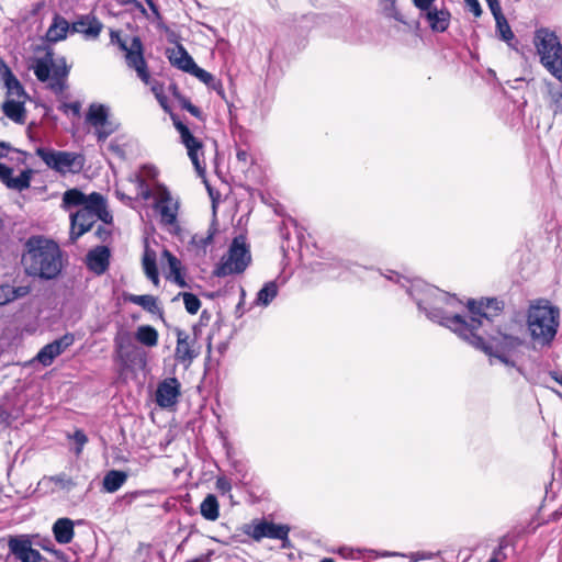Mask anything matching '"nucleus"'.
<instances>
[{
  "mask_svg": "<svg viewBox=\"0 0 562 562\" xmlns=\"http://www.w3.org/2000/svg\"><path fill=\"white\" fill-rule=\"evenodd\" d=\"M422 292L419 295V291L414 286L408 293L430 321L451 329L476 349L490 352V347L476 330L484 321L492 322V318L498 315L503 308L499 301L496 299L469 300L467 306L471 317L467 321L457 312L462 302L453 295L430 285H425Z\"/></svg>",
  "mask_w": 562,
  "mask_h": 562,
  "instance_id": "1",
  "label": "nucleus"
},
{
  "mask_svg": "<svg viewBox=\"0 0 562 562\" xmlns=\"http://www.w3.org/2000/svg\"><path fill=\"white\" fill-rule=\"evenodd\" d=\"M21 265L29 277L53 280L63 270L60 247L52 239L32 236L24 244Z\"/></svg>",
  "mask_w": 562,
  "mask_h": 562,
  "instance_id": "2",
  "label": "nucleus"
},
{
  "mask_svg": "<svg viewBox=\"0 0 562 562\" xmlns=\"http://www.w3.org/2000/svg\"><path fill=\"white\" fill-rule=\"evenodd\" d=\"M527 331L535 344L549 346L560 326V310L546 299L530 303L526 314Z\"/></svg>",
  "mask_w": 562,
  "mask_h": 562,
  "instance_id": "3",
  "label": "nucleus"
},
{
  "mask_svg": "<svg viewBox=\"0 0 562 562\" xmlns=\"http://www.w3.org/2000/svg\"><path fill=\"white\" fill-rule=\"evenodd\" d=\"M99 220L104 224H110L112 215L106 210V202L103 195L92 192L89 205H83L76 213L70 214V241L75 243L85 233L90 231Z\"/></svg>",
  "mask_w": 562,
  "mask_h": 562,
  "instance_id": "4",
  "label": "nucleus"
},
{
  "mask_svg": "<svg viewBox=\"0 0 562 562\" xmlns=\"http://www.w3.org/2000/svg\"><path fill=\"white\" fill-rule=\"evenodd\" d=\"M35 153L48 168L61 175L78 173L85 166V157L78 153L45 147H38Z\"/></svg>",
  "mask_w": 562,
  "mask_h": 562,
  "instance_id": "5",
  "label": "nucleus"
},
{
  "mask_svg": "<svg viewBox=\"0 0 562 562\" xmlns=\"http://www.w3.org/2000/svg\"><path fill=\"white\" fill-rule=\"evenodd\" d=\"M250 259V252L246 246L245 238L243 236L235 237L214 273L217 277L240 273L248 267Z\"/></svg>",
  "mask_w": 562,
  "mask_h": 562,
  "instance_id": "6",
  "label": "nucleus"
},
{
  "mask_svg": "<svg viewBox=\"0 0 562 562\" xmlns=\"http://www.w3.org/2000/svg\"><path fill=\"white\" fill-rule=\"evenodd\" d=\"M173 124L176 130L180 134L181 143L186 146L188 150V156L191 159L196 172L199 176H204L205 173V164L204 160L200 159V154L203 156L202 148L203 144L200 139H198L189 127L183 124L181 121L173 119Z\"/></svg>",
  "mask_w": 562,
  "mask_h": 562,
  "instance_id": "7",
  "label": "nucleus"
},
{
  "mask_svg": "<svg viewBox=\"0 0 562 562\" xmlns=\"http://www.w3.org/2000/svg\"><path fill=\"white\" fill-rule=\"evenodd\" d=\"M32 546L33 540L29 535L10 536L8 539L10 553L21 562H41L42 554Z\"/></svg>",
  "mask_w": 562,
  "mask_h": 562,
  "instance_id": "8",
  "label": "nucleus"
},
{
  "mask_svg": "<svg viewBox=\"0 0 562 562\" xmlns=\"http://www.w3.org/2000/svg\"><path fill=\"white\" fill-rule=\"evenodd\" d=\"M533 44L541 64H548L550 54L561 53V42L558 35L549 29H539L535 32Z\"/></svg>",
  "mask_w": 562,
  "mask_h": 562,
  "instance_id": "9",
  "label": "nucleus"
},
{
  "mask_svg": "<svg viewBox=\"0 0 562 562\" xmlns=\"http://www.w3.org/2000/svg\"><path fill=\"white\" fill-rule=\"evenodd\" d=\"M533 44L541 64H548L550 54L561 53V42L558 35L549 29H539L535 32Z\"/></svg>",
  "mask_w": 562,
  "mask_h": 562,
  "instance_id": "10",
  "label": "nucleus"
},
{
  "mask_svg": "<svg viewBox=\"0 0 562 562\" xmlns=\"http://www.w3.org/2000/svg\"><path fill=\"white\" fill-rule=\"evenodd\" d=\"M289 531L290 528L285 525H277L263 520L249 526L245 532L256 541H260L263 538L282 540L283 547H285V542L289 541Z\"/></svg>",
  "mask_w": 562,
  "mask_h": 562,
  "instance_id": "11",
  "label": "nucleus"
},
{
  "mask_svg": "<svg viewBox=\"0 0 562 562\" xmlns=\"http://www.w3.org/2000/svg\"><path fill=\"white\" fill-rule=\"evenodd\" d=\"M124 53L127 66L136 71L142 81L148 83L150 76L143 55V43L140 38L134 36L128 45V48L124 50Z\"/></svg>",
  "mask_w": 562,
  "mask_h": 562,
  "instance_id": "12",
  "label": "nucleus"
},
{
  "mask_svg": "<svg viewBox=\"0 0 562 562\" xmlns=\"http://www.w3.org/2000/svg\"><path fill=\"white\" fill-rule=\"evenodd\" d=\"M181 384L176 378H167L161 381L156 390V403L161 408H169L177 404L181 394Z\"/></svg>",
  "mask_w": 562,
  "mask_h": 562,
  "instance_id": "13",
  "label": "nucleus"
},
{
  "mask_svg": "<svg viewBox=\"0 0 562 562\" xmlns=\"http://www.w3.org/2000/svg\"><path fill=\"white\" fill-rule=\"evenodd\" d=\"M74 341L75 337L72 334H65L63 337L44 346L37 353L36 359L43 366H49L53 363L54 359L63 353L68 347H70Z\"/></svg>",
  "mask_w": 562,
  "mask_h": 562,
  "instance_id": "14",
  "label": "nucleus"
},
{
  "mask_svg": "<svg viewBox=\"0 0 562 562\" xmlns=\"http://www.w3.org/2000/svg\"><path fill=\"white\" fill-rule=\"evenodd\" d=\"M104 25L92 14H85L79 16L72 24L71 31L74 33H80L86 40H97Z\"/></svg>",
  "mask_w": 562,
  "mask_h": 562,
  "instance_id": "15",
  "label": "nucleus"
},
{
  "mask_svg": "<svg viewBox=\"0 0 562 562\" xmlns=\"http://www.w3.org/2000/svg\"><path fill=\"white\" fill-rule=\"evenodd\" d=\"M111 252L106 246H97L89 250L86 256V263L90 271L100 276L103 274L110 266Z\"/></svg>",
  "mask_w": 562,
  "mask_h": 562,
  "instance_id": "16",
  "label": "nucleus"
},
{
  "mask_svg": "<svg viewBox=\"0 0 562 562\" xmlns=\"http://www.w3.org/2000/svg\"><path fill=\"white\" fill-rule=\"evenodd\" d=\"M156 207L164 225H175L178 214V202L171 196L170 192L164 190L159 193Z\"/></svg>",
  "mask_w": 562,
  "mask_h": 562,
  "instance_id": "17",
  "label": "nucleus"
},
{
  "mask_svg": "<svg viewBox=\"0 0 562 562\" xmlns=\"http://www.w3.org/2000/svg\"><path fill=\"white\" fill-rule=\"evenodd\" d=\"M424 12L432 31L445 32L449 27L451 15L447 9H438L431 5Z\"/></svg>",
  "mask_w": 562,
  "mask_h": 562,
  "instance_id": "18",
  "label": "nucleus"
},
{
  "mask_svg": "<svg viewBox=\"0 0 562 562\" xmlns=\"http://www.w3.org/2000/svg\"><path fill=\"white\" fill-rule=\"evenodd\" d=\"M55 540L60 544L70 543L75 536L74 521L69 518H58L52 528Z\"/></svg>",
  "mask_w": 562,
  "mask_h": 562,
  "instance_id": "19",
  "label": "nucleus"
},
{
  "mask_svg": "<svg viewBox=\"0 0 562 562\" xmlns=\"http://www.w3.org/2000/svg\"><path fill=\"white\" fill-rule=\"evenodd\" d=\"M71 29L68 21L59 14H55L50 26L46 32V40L56 43L67 37V33Z\"/></svg>",
  "mask_w": 562,
  "mask_h": 562,
  "instance_id": "20",
  "label": "nucleus"
},
{
  "mask_svg": "<svg viewBox=\"0 0 562 562\" xmlns=\"http://www.w3.org/2000/svg\"><path fill=\"white\" fill-rule=\"evenodd\" d=\"M175 355L177 360L180 362H191L196 356L190 346L189 336L181 329L177 330V346Z\"/></svg>",
  "mask_w": 562,
  "mask_h": 562,
  "instance_id": "21",
  "label": "nucleus"
},
{
  "mask_svg": "<svg viewBox=\"0 0 562 562\" xmlns=\"http://www.w3.org/2000/svg\"><path fill=\"white\" fill-rule=\"evenodd\" d=\"M169 60L171 65L189 74L196 66L193 58L181 45L177 46L176 49H172L171 54L169 55Z\"/></svg>",
  "mask_w": 562,
  "mask_h": 562,
  "instance_id": "22",
  "label": "nucleus"
},
{
  "mask_svg": "<svg viewBox=\"0 0 562 562\" xmlns=\"http://www.w3.org/2000/svg\"><path fill=\"white\" fill-rule=\"evenodd\" d=\"M2 111L15 123L23 124L25 121V109L21 100L8 99L2 104Z\"/></svg>",
  "mask_w": 562,
  "mask_h": 562,
  "instance_id": "23",
  "label": "nucleus"
},
{
  "mask_svg": "<svg viewBox=\"0 0 562 562\" xmlns=\"http://www.w3.org/2000/svg\"><path fill=\"white\" fill-rule=\"evenodd\" d=\"M91 194L86 195L78 189H69L63 194V207L69 210L75 206L89 205Z\"/></svg>",
  "mask_w": 562,
  "mask_h": 562,
  "instance_id": "24",
  "label": "nucleus"
},
{
  "mask_svg": "<svg viewBox=\"0 0 562 562\" xmlns=\"http://www.w3.org/2000/svg\"><path fill=\"white\" fill-rule=\"evenodd\" d=\"M126 473L117 470H111L103 477V488L108 493H114L126 482Z\"/></svg>",
  "mask_w": 562,
  "mask_h": 562,
  "instance_id": "25",
  "label": "nucleus"
},
{
  "mask_svg": "<svg viewBox=\"0 0 562 562\" xmlns=\"http://www.w3.org/2000/svg\"><path fill=\"white\" fill-rule=\"evenodd\" d=\"M201 515L210 521H214L220 516V505L217 498L213 494H207L200 505Z\"/></svg>",
  "mask_w": 562,
  "mask_h": 562,
  "instance_id": "26",
  "label": "nucleus"
},
{
  "mask_svg": "<svg viewBox=\"0 0 562 562\" xmlns=\"http://www.w3.org/2000/svg\"><path fill=\"white\" fill-rule=\"evenodd\" d=\"M109 117V109L103 104L93 103L89 106L86 121L94 128L99 127Z\"/></svg>",
  "mask_w": 562,
  "mask_h": 562,
  "instance_id": "27",
  "label": "nucleus"
},
{
  "mask_svg": "<svg viewBox=\"0 0 562 562\" xmlns=\"http://www.w3.org/2000/svg\"><path fill=\"white\" fill-rule=\"evenodd\" d=\"M143 269L146 277L153 281V283L157 284L159 281L158 270L156 266V252L148 248L145 249L143 256Z\"/></svg>",
  "mask_w": 562,
  "mask_h": 562,
  "instance_id": "28",
  "label": "nucleus"
},
{
  "mask_svg": "<svg viewBox=\"0 0 562 562\" xmlns=\"http://www.w3.org/2000/svg\"><path fill=\"white\" fill-rule=\"evenodd\" d=\"M125 300L142 306L145 311L155 314L159 311L157 299L150 294L136 295V294H127L125 295Z\"/></svg>",
  "mask_w": 562,
  "mask_h": 562,
  "instance_id": "29",
  "label": "nucleus"
},
{
  "mask_svg": "<svg viewBox=\"0 0 562 562\" xmlns=\"http://www.w3.org/2000/svg\"><path fill=\"white\" fill-rule=\"evenodd\" d=\"M135 338L146 347H155L158 342V331L149 325H142L135 333Z\"/></svg>",
  "mask_w": 562,
  "mask_h": 562,
  "instance_id": "30",
  "label": "nucleus"
},
{
  "mask_svg": "<svg viewBox=\"0 0 562 562\" xmlns=\"http://www.w3.org/2000/svg\"><path fill=\"white\" fill-rule=\"evenodd\" d=\"M278 294V285L274 281L267 282L258 292L256 302L267 306Z\"/></svg>",
  "mask_w": 562,
  "mask_h": 562,
  "instance_id": "31",
  "label": "nucleus"
},
{
  "mask_svg": "<svg viewBox=\"0 0 562 562\" xmlns=\"http://www.w3.org/2000/svg\"><path fill=\"white\" fill-rule=\"evenodd\" d=\"M31 177H32V170H24L16 177H13L11 175L5 186L9 189L23 191L30 187Z\"/></svg>",
  "mask_w": 562,
  "mask_h": 562,
  "instance_id": "32",
  "label": "nucleus"
},
{
  "mask_svg": "<svg viewBox=\"0 0 562 562\" xmlns=\"http://www.w3.org/2000/svg\"><path fill=\"white\" fill-rule=\"evenodd\" d=\"M555 79L562 82V48L561 53L550 54L549 63L541 64Z\"/></svg>",
  "mask_w": 562,
  "mask_h": 562,
  "instance_id": "33",
  "label": "nucleus"
},
{
  "mask_svg": "<svg viewBox=\"0 0 562 562\" xmlns=\"http://www.w3.org/2000/svg\"><path fill=\"white\" fill-rule=\"evenodd\" d=\"M494 18L496 20V27H497L499 37L504 42H506L507 44L510 45V42L514 40L515 35H514L507 20L502 14V12L497 13V15H494Z\"/></svg>",
  "mask_w": 562,
  "mask_h": 562,
  "instance_id": "34",
  "label": "nucleus"
},
{
  "mask_svg": "<svg viewBox=\"0 0 562 562\" xmlns=\"http://www.w3.org/2000/svg\"><path fill=\"white\" fill-rule=\"evenodd\" d=\"M333 23L338 26L339 33L344 36H349L350 29L356 26V23L349 13H344V14L334 16Z\"/></svg>",
  "mask_w": 562,
  "mask_h": 562,
  "instance_id": "35",
  "label": "nucleus"
},
{
  "mask_svg": "<svg viewBox=\"0 0 562 562\" xmlns=\"http://www.w3.org/2000/svg\"><path fill=\"white\" fill-rule=\"evenodd\" d=\"M50 58H41L36 60L34 66V74L40 81H47L50 78Z\"/></svg>",
  "mask_w": 562,
  "mask_h": 562,
  "instance_id": "36",
  "label": "nucleus"
},
{
  "mask_svg": "<svg viewBox=\"0 0 562 562\" xmlns=\"http://www.w3.org/2000/svg\"><path fill=\"white\" fill-rule=\"evenodd\" d=\"M190 74L213 89L221 87V83L215 80L211 72L200 68L198 65L190 71Z\"/></svg>",
  "mask_w": 562,
  "mask_h": 562,
  "instance_id": "37",
  "label": "nucleus"
},
{
  "mask_svg": "<svg viewBox=\"0 0 562 562\" xmlns=\"http://www.w3.org/2000/svg\"><path fill=\"white\" fill-rule=\"evenodd\" d=\"M119 127V124L109 120H104V123L95 127V135L99 142L105 140L111 134H113Z\"/></svg>",
  "mask_w": 562,
  "mask_h": 562,
  "instance_id": "38",
  "label": "nucleus"
},
{
  "mask_svg": "<svg viewBox=\"0 0 562 562\" xmlns=\"http://www.w3.org/2000/svg\"><path fill=\"white\" fill-rule=\"evenodd\" d=\"M179 296L183 299L184 307L189 314L194 315L198 313L201 307V301L196 295L189 292H182L179 293Z\"/></svg>",
  "mask_w": 562,
  "mask_h": 562,
  "instance_id": "39",
  "label": "nucleus"
},
{
  "mask_svg": "<svg viewBox=\"0 0 562 562\" xmlns=\"http://www.w3.org/2000/svg\"><path fill=\"white\" fill-rule=\"evenodd\" d=\"M494 340L498 341V345L507 350H514L522 345V340L519 337L512 335L499 334V337H493Z\"/></svg>",
  "mask_w": 562,
  "mask_h": 562,
  "instance_id": "40",
  "label": "nucleus"
},
{
  "mask_svg": "<svg viewBox=\"0 0 562 562\" xmlns=\"http://www.w3.org/2000/svg\"><path fill=\"white\" fill-rule=\"evenodd\" d=\"M170 89L172 90L173 94L179 99L182 109L190 112L193 116L202 120V112L198 106L193 105L187 98L178 94V88L175 85H172Z\"/></svg>",
  "mask_w": 562,
  "mask_h": 562,
  "instance_id": "41",
  "label": "nucleus"
},
{
  "mask_svg": "<svg viewBox=\"0 0 562 562\" xmlns=\"http://www.w3.org/2000/svg\"><path fill=\"white\" fill-rule=\"evenodd\" d=\"M4 87L7 88V94L10 98L16 97L18 99L24 95L23 87L20 81L13 76L9 81L5 82Z\"/></svg>",
  "mask_w": 562,
  "mask_h": 562,
  "instance_id": "42",
  "label": "nucleus"
},
{
  "mask_svg": "<svg viewBox=\"0 0 562 562\" xmlns=\"http://www.w3.org/2000/svg\"><path fill=\"white\" fill-rule=\"evenodd\" d=\"M50 78L67 77L69 74V68L67 67L65 59H60L59 63H53L50 59Z\"/></svg>",
  "mask_w": 562,
  "mask_h": 562,
  "instance_id": "43",
  "label": "nucleus"
},
{
  "mask_svg": "<svg viewBox=\"0 0 562 562\" xmlns=\"http://www.w3.org/2000/svg\"><path fill=\"white\" fill-rule=\"evenodd\" d=\"M162 256L167 259L169 270L171 274H176L177 272H180L181 263L180 261L168 250H165L162 252Z\"/></svg>",
  "mask_w": 562,
  "mask_h": 562,
  "instance_id": "44",
  "label": "nucleus"
},
{
  "mask_svg": "<svg viewBox=\"0 0 562 562\" xmlns=\"http://www.w3.org/2000/svg\"><path fill=\"white\" fill-rule=\"evenodd\" d=\"M30 292H31L30 285H22V286H18V288H13L10 285L9 294H10L11 302L16 299L26 296Z\"/></svg>",
  "mask_w": 562,
  "mask_h": 562,
  "instance_id": "45",
  "label": "nucleus"
},
{
  "mask_svg": "<svg viewBox=\"0 0 562 562\" xmlns=\"http://www.w3.org/2000/svg\"><path fill=\"white\" fill-rule=\"evenodd\" d=\"M66 78L67 77H60V78H49V88L55 93H61L66 89Z\"/></svg>",
  "mask_w": 562,
  "mask_h": 562,
  "instance_id": "46",
  "label": "nucleus"
},
{
  "mask_svg": "<svg viewBox=\"0 0 562 562\" xmlns=\"http://www.w3.org/2000/svg\"><path fill=\"white\" fill-rule=\"evenodd\" d=\"M110 42L113 45H117L122 52L126 50L130 45L126 43V41L121 38L120 32L115 30L110 31Z\"/></svg>",
  "mask_w": 562,
  "mask_h": 562,
  "instance_id": "47",
  "label": "nucleus"
},
{
  "mask_svg": "<svg viewBox=\"0 0 562 562\" xmlns=\"http://www.w3.org/2000/svg\"><path fill=\"white\" fill-rule=\"evenodd\" d=\"M31 538L33 540V544L41 547L43 550L48 551V552H54V553L58 552L57 550L53 549L54 544H53L52 540H49L47 538L42 539L38 536H33Z\"/></svg>",
  "mask_w": 562,
  "mask_h": 562,
  "instance_id": "48",
  "label": "nucleus"
},
{
  "mask_svg": "<svg viewBox=\"0 0 562 562\" xmlns=\"http://www.w3.org/2000/svg\"><path fill=\"white\" fill-rule=\"evenodd\" d=\"M109 224H102V225H99L98 228L95 229L94 232V235L98 239H100L101 241H106L111 238V235H112V232L111 229L108 227Z\"/></svg>",
  "mask_w": 562,
  "mask_h": 562,
  "instance_id": "49",
  "label": "nucleus"
},
{
  "mask_svg": "<svg viewBox=\"0 0 562 562\" xmlns=\"http://www.w3.org/2000/svg\"><path fill=\"white\" fill-rule=\"evenodd\" d=\"M72 439L78 445V447L76 449V453L80 454L83 446L88 441V438H87L86 434L82 430H76L74 436H72Z\"/></svg>",
  "mask_w": 562,
  "mask_h": 562,
  "instance_id": "50",
  "label": "nucleus"
},
{
  "mask_svg": "<svg viewBox=\"0 0 562 562\" xmlns=\"http://www.w3.org/2000/svg\"><path fill=\"white\" fill-rule=\"evenodd\" d=\"M131 344L130 337L127 334L117 335L114 338V345L119 352H122L126 347Z\"/></svg>",
  "mask_w": 562,
  "mask_h": 562,
  "instance_id": "51",
  "label": "nucleus"
},
{
  "mask_svg": "<svg viewBox=\"0 0 562 562\" xmlns=\"http://www.w3.org/2000/svg\"><path fill=\"white\" fill-rule=\"evenodd\" d=\"M216 488L222 494H225V493L229 492L231 488H232L229 480L224 477V476L217 477V480H216Z\"/></svg>",
  "mask_w": 562,
  "mask_h": 562,
  "instance_id": "52",
  "label": "nucleus"
},
{
  "mask_svg": "<svg viewBox=\"0 0 562 562\" xmlns=\"http://www.w3.org/2000/svg\"><path fill=\"white\" fill-rule=\"evenodd\" d=\"M13 76L14 75L10 68L0 60V81H3L5 85V82L9 81Z\"/></svg>",
  "mask_w": 562,
  "mask_h": 562,
  "instance_id": "53",
  "label": "nucleus"
},
{
  "mask_svg": "<svg viewBox=\"0 0 562 562\" xmlns=\"http://www.w3.org/2000/svg\"><path fill=\"white\" fill-rule=\"evenodd\" d=\"M464 2L474 16L479 18L482 14V9L477 0H464Z\"/></svg>",
  "mask_w": 562,
  "mask_h": 562,
  "instance_id": "54",
  "label": "nucleus"
},
{
  "mask_svg": "<svg viewBox=\"0 0 562 562\" xmlns=\"http://www.w3.org/2000/svg\"><path fill=\"white\" fill-rule=\"evenodd\" d=\"M385 10L389 12L390 16L394 18L396 21L405 23L402 14L396 9V2L394 3V7L391 5V2H387Z\"/></svg>",
  "mask_w": 562,
  "mask_h": 562,
  "instance_id": "55",
  "label": "nucleus"
},
{
  "mask_svg": "<svg viewBox=\"0 0 562 562\" xmlns=\"http://www.w3.org/2000/svg\"><path fill=\"white\" fill-rule=\"evenodd\" d=\"M385 10L389 12L390 16L394 18L396 21L405 23L402 14L396 9V2L394 3V7L391 5V2H387Z\"/></svg>",
  "mask_w": 562,
  "mask_h": 562,
  "instance_id": "56",
  "label": "nucleus"
},
{
  "mask_svg": "<svg viewBox=\"0 0 562 562\" xmlns=\"http://www.w3.org/2000/svg\"><path fill=\"white\" fill-rule=\"evenodd\" d=\"M385 10L389 12L390 16L394 18L396 21L405 23L402 14L396 9V2L394 3V7L391 5V2H387Z\"/></svg>",
  "mask_w": 562,
  "mask_h": 562,
  "instance_id": "57",
  "label": "nucleus"
},
{
  "mask_svg": "<svg viewBox=\"0 0 562 562\" xmlns=\"http://www.w3.org/2000/svg\"><path fill=\"white\" fill-rule=\"evenodd\" d=\"M385 10L389 12L390 16L394 18L396 21L405 23L402 14L396 9V2L394 3V7L391 5V2H387Z\"/></svg>",
  "mask_w": 562,
  "mask_h": 562,
  "instance_id": "58",
  "label": "nucleus"
},
{
  "mask_svg": "<svg viewBox=\"0 0 562 562\" xmlns=\"http://www.w3.org/2000/svg\"><path fill=\"white\" fill-rule=\"evenodd\" d=\"M13 173V169L3 165V164H0V181L4 184H7L10 176Z\"/></svg>",
  "mask_w": 562,
  "mask_h": 562,
  "instance_id": "59",
  "label": "nucleus"
},
{
  "mask_svg": "<svg viewBox=\"0 0 562 562\" xmlns=\"http://www.w3.org/2000/svg\"><path fill=\"white\" fill-rule=\"evenodd\" d=\"M9 292H10V285H8V284L0 285V305H4V304L11 302Z\"/></svg>",
  "mask_w": 562,
  "mask_h": 562,
  "instance_id": "60",
  "label": "nucleus"
},
{
  "mask_svg": "<svg viewBox=\"0 0 562 562\" xmlns=\"http://www.w3.org/2000/svg\"><path fill=\"white\" fill-rule=\"evenodd\" d=\"M434 2L435 0H413L414 5L420 11L429 9Z\"/></svg>",
  "mask_w": 562,
  "mask_h": 562,
  "instance_id": "61",
  "label": "nucleus"
},
{
  "mask_svg": "<svg viewBox=\"0 0 562 562\" xmlns=\"http://www.w3.org/2000/svg\"><path fill=\"white\" fill-rule=\"evenodd\" d=\"M153 91L157 98V100L159 101L160 105L167 110V99L165 95H162L161 93V88H157V87H153Z\"/></svg>",
  "mask_w": 562,
  "mask_h": 562,
  "instance_id": "62",
  "label": "nucleus"
},
{
  "mask_svg": "<svg viewBox=\"0 0 562 562\" xmlns=\"http://www.w3.org/2000/svg\"><path fill=\"white\" fill-rule=\"evenodd\" d=\"M52 480L58 484H61L64 486H70L72 485V481L68 479L65 474L56 475L52 477Z\"/></svg>",
  "mask_w": 562,
  "mask_h": 562,
  "instance_id": "63",
  "label": "nucleus"
},
{
  "mask_svg": "<svg viewBox=\"0 0 562 562\" xmlns=\"http://www.w3.org/2000/svg\"><path fill=\"white\" fill-rule=\"evenodd\" d=\"M212 239H213V235L209 234L206 237H201L199 240H196V237H194L193 241L198 246H200L202 248H205L206 246H209L212 243Z\"/></svg>",
  "mask_w": 562,
  "mask_h": 562,
  "instance_id": "64",
  "label": "nucleus"
}]
</instances>
